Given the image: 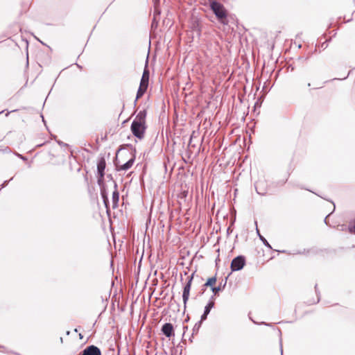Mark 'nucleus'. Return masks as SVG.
Masks as SVG:
<instances>
[{
  "label": "nucleus",
  "mask_w": 355,
  "mask_h": 355,
  "mask_svg": "<svg viewBox=\"0 0 355 355\" xmlns=\"http://www.w3.org/2000/svg\"><path fill=\"white\" fill-rule=\"evenodd\" d=\"M245 264V257L240 255L233 259L230 267L232 271H238L241 270L244 267Z\"/></svg>",
  "instance_id": "4"
},
{
  "label": "nucleus",
  "mask_w": 355,
  "mask_h": 355,
  "mask_svg": "<svg viewBox=\"0 0 355 355\" xmlns=\"http://www.w3.org/2000/svg\"><path fill=\"white\" fill-rule=\"evenodd\" d=\"M114 188L115 190L112 193V208L116 209L118 207V203L119 200V193L117 190V184L114 182Z\"/></svg>",
  "instance_id": "9"
},
{
  "label": "nucleus",
  "mask_w": 355,
  "mask_h": 355,
  "mask_svg": "<svg viewBox=\"0 0 355 355\" xmlns=\"http://www.w3.org/2000/svg\"><path fill=\"white\" fill-rule=\"evenodd\" d=\"M201 324H202L201 321H199L195 324V325L193 326V328L192 336H193L194 334H198V332L201 327Z\"/></svg>",
  "instance_id": "17"
},
{
  "label": "nucleus",
  "mask_w": 355,
  "mask_h": 355,
  "mask_svg": "<svg viewBox=\"0 0 355 355\" xmlns=\"http://www.w3.org/2000/svg\"><path fill=\"white\" fill-rule=\"evenodd\" d=\"M131 131L135 137L141 139L144 137L146 130V123H139L137 121H132L131 124Z\"/></svg>",
  "instance_id": "1"
},
{
  "label": "nucleus",
  "mask_w": 355,
  "mask_h": 355,
  "mask_svg": "<svg viewBox=\"0 0 355 355\" xmlns=\"http://www.w3.org/2000/svg\"><path fill=\"white\" fill-rule=\"evenodd\" d=\"M211 8L219 20L222 21L223 19L226 18V13L224 8L220 3L213 1L211 3Z\"/></svg>",
  "instance_id": "3"
},
{
  "label": "nucleus",
  "mask_w": 355,
  "mask_h": 355,
  "mask_svg": "<svg viewBox=\"0 0 355 355\" xmlns=\"http://www.w3.org/2000/svg\"><path fill=\"white\" fill-rule=\"evenodd\" d=\"M194 274H195V272H193L190 276L188 277L187 282L184 286L183 293H182V300H183V302H184V309L187 307V302L189 298L190 290L191 288V284H192V281L193 279Z\"/></svg>",
  "instance_id": "2"
},
{
  "label": "nucleus",
  "mask_w": 355,
  "mask_h": 355,
  "mask_svg": "<svg viewBox=\"0 0 355 355\" xmlns=\"http://www.w3.org/2000/svg\"><path fill=\"white\" fill-rule=\"evenodd\" d=\"M21 159H22L23 160H26V157H23L22 155H19Z\"/></svg>",
  "instance_id": "19"
},
{
  "label": "nucleus",
  "mask_w": 355,
  "mask_h": 355,
  "mask_svg": "<svg viewBox=\"0 0 355 355\" xmlns=\"http://www.w3.org/2000/svg\"><path fill=\"white\" fill-rule=\"evenodd\" d=\"M215 300L214 297H210L209 300L207 303V304L205 307L204 313L206 314H209L210 313L211 309L214 306L215 304Z\"/></svg>",
  "instance_id": "14"
},
{
  "label": "nucleus",
  "mask_w": 355,
  "mask_h": 355,
  "mask_svg": "<svg viewBox=\"0 0 355 355\" xmlns=\"http://www.w3.org/2000/svg\"><path fill=\"white\" fill-rule=\"evenodd\" d=\"M147 88L148 87L139 85V89L137 92L136 99L135 101V104H136L138 99L140 98L144 94V93L147 90Z\"/></svg>",
  "instance_id": "15"
},
{
  "label": "nucleus",
  "mask_w": 355,
  "mask_h": 355,
  "mask_svg": "<svg viewBox=\"0 0 355 355\" xmlns=\"http://www.w3.org/2000/svg\"><path fill=\"white\" fill-rule=\"evenodd\" d=\"M101 195L103 203H104L106 209H109L108 195H107V192L104 186L101 187Z\"/></svg>",
  "instance_id": "11"
},
{
  "label": "nucleus",
  "mask_w": 355,
  "mask_h": 355,
  "mask_svg": "<svg viewBox=\"0 0 355 355\" xmlns=\"http://www.w3.org/2000/svg\"><path fill=\"white\" fill-rule=\"evenodd\" d=\"M162 331L168 338L174 336L173 327L171 323H165L162 327Z\"/></svg>",
  "instance_id": "6"
},
{
  "label": "nucleus",
  "mask_w": 355,
  "mask_h": 355,
  "mask_svg": "<svg viewBox=\"0 0 355 355\" xmlns=\"http://www.w3.org/2000/svg\"><path fill=\"white\" fill-rule=\"evenodd\" d=\"M106 166V162L103 157L101 158L97 164V171H98V183L101 186L103 181V178L105 175V168Z\"/></svg>",
  "instance_id": "5"
},
{
  "label": "nucleus",
  "mask_w": 355,
  "mask_h": 355,
  "mask_svg": "<svg viewBox=\"0 0 355 355\" xmlns=\"http://www.w3.org/2000/svg\"><path fill=\"white\" fill-rule=\"evenodd\" d=\"M216 277H212L207 279V282L202 286V288H201V291L200 292V295L204 294V293L206 291V288L208 286H210L211 288L212 286H214V285L216 284Z\"/></svg>",
  "instance_id": "8"
},
{
  "label": "nucleus",
  "mask_w": 355,
  "mask_h": 355,
  "mask_svg": "<svg viewBox=\"0 0 355 355\" xmlns=\"http://www.w3.org/2000/svg\"><path fill=\"white\" fill-rule=\"evenodd\" d=\"M226 283H227V279H225L223 284H222V282H221L220 284V285L218 286H212L211 291L213 292V295L211 297H214V298L215 299V297L218 293V292L223 291L225 288V287L226 286Z\"/></svg>",
  "instance_id": "12"
},
{
  "label": "nucleus",
  "mask_w": 355,
  "mask_h": 355,
  "mask_svg": "<svg viewBox=\"0 0 355 355\" xmlns=\"http://www.w3.org/2000/svg\"><path fill=\"white\" fill-rule=\"evenodd\" d=\"M208 315L209 314H206L205 313H203V314L201 315V318H200V321H201V322H202V321L205 320L207 319Z\"/></svg>",
  "instance_id": "18"
},
{
  "label": "nucleus",
  "mask_w": 355,
  "mask_h": 355,
  "mask_svg": "<svg viewBox=\"0 0 355 355\" xmlns=\"http://www.w3.org/2000/svg\"><path fill=\"white\" fill-rule=\"evenodd\" d=\"M257 234L260 239V240L263 242V243L266 246L268 247V248L271 249V246L269 244V243L268 242V241L262 236L259 233V231L258 230V228L257 227Z\"/></svg>",
  "instance_id": "16"
},
{
  "label": "nucleus",
  "mask_w": 355,
  "mask_h": 355,
  "mask_svg": "<svg viewBox=\"0 0 355 355\" xmlns=\"http://www.w3.org/2000/svg\"><path fill=\"white\" fill-rule=\"evenodd\" d=\"M135 162V158L132 157L127 161L125 164L119 165L118 163H115L117 171H127L130 168Z\"/></svg>",
  "instance_id": "7"
},
{
  "label": "nucleus",
  "mask_w": 355,
  "mask_h": 355,
  "mask_svg": "<svg viewBox=\"0 0 355 355\" xmlns=\"http://www.w3.org/2000/svg\"><path fill=\"white\" fill-rule=\"evenodd\" d=\"M148 81H149V71L148 70L147 67H146V68L143 72L141 81H140V85H143L144 87H148Z\"/></svg>",
  "instance_id": "10"
},
{
  "label": "nucleus",
  "mask_w": 355,
  "mask_h": 355,
  "mask_svg": "<svg viewBox=\"0 0 355 355\" xmlns=\"http://www.w3.org/2000/svg\"><path fill=\"white\" fill-rule=\"evenodd\" d=\"M146 111L144 110L140 111L137 114V115L136 116V117L133 121L146 123Z\"/></svg>",
  "instance_id": "13"
}]
</instances>
